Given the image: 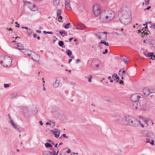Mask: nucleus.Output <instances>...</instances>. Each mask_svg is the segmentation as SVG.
<instances>
[{
  "label": "nucleus",
  "instance_id": "bf43d9fd",
  "mask_svg": "<svg viewBox=\"0 0 155 155\" xmlns=\"http://www.w3.org/2000/svg\"><path fill=\"white\" fill-rule=\"evenodd\" d=\"M33 36L35 38H36L37 37V35L35 33L34 34Z\"/></svg>",
  "mask_w": 155,
  "mask_h": 155
},
{
  "label": "nucleus",
  "instance_id": "423d86ee",
  "mask_svg": "<svg viewBox=\"0 0 155 155\" xmlns=\"http://www.w3.org/2000/svg\"><path fill=\"white\" fill-rule=\"evenodd\" d=\"M108 33L107 32H99L97 33H94V35L96 36L97 38L100 40L101 39L107 40V34Z\"/></svg>",
  "mask_w": 155,
  "mask_h": 155
},
{
  "label": "nucleus",
  "instance_id": "b1692460",
  "mask_svg": "<svg viewBox=\"0 0 155 155\" xmlns=\"http://www.w3.org/2000/svg\"><path fill=\"white\" fill-rule=\"evenodd\" d=\"M123 30V28H121V30L117 29L116 32L115 33L117 35H121L122 34Z\"/></svg>",
  "mask_w": 155,
  "mask_h": 155
},
{
  "label": "nucleus",
  "instance_id": "338daca9",
  "mask_svg": "<svg viewBox=\"0 0 155 155\" xmlns=\"http://www.w3.org/2000/svg\"><path fill=\"white\" fill-rule=\"evenodd\" d=\"M50 123L49 122H47L46 124V125H50Z\"/></svg>",
  "mask_w": 155,
  "mask_h": 155
},
{
  "label": "nucleus",
  "instance_id": "13d9d810",
  "mask_svg": "<svg viewBox=\"0 0 155 155\" xmlns=\"http://www.w3.org/2000/svg\"><path fill=\"white\" fill-rule=\"evenodd\" d=\"M73 39V38H71L69 39V42H71L72 40Z\"/></svg>",
  "mask_w": 155,
  "mask_h": 155
},
{
  "label": "nucleus",
  "instance_id": "f03ea898",
  "mask_svg": "<svg viewBox=\"0 0 155 155\" xmlns=\"http://www.w3.org/2000/svg\"><path fill=\"white\" fill-rule=\"evenodd\" d=\"M118 16L120 21L125 25L129 24L131 21V12L127 7L122 8L118 12Z\"/></svg>",
  "mask_w": 155,
  "mask_h": 155
},
{
  "label": "nucleus",
  "instance_id": "c03bdc74",
  "mask_svg": "<svg viewBox=\"0 0 155 155\" xmlns=\"http://www.w3.org/2000/svg\"><path fill=\"white\" fill-rule=\"evenodd\" d=\"M145 5H148L149 4L150 0H147V1H145Z\"/></svg>",
  "mask_w": 155,
  "mask_h": 155
},
{
  "label": "nucleus",
  "instance_id": "7ed1b4c3",
  "mask_svg": "<svg viewBox=\"0 0 155 155\" xmlns=\"http://www.w3.org/2000/svg\"><path fill=\"white\" fill-rule=\"evenodd\" d=\"M114 16L115 15L114 12L110 10H107L100 13L99 18L102 21L107 22L112 19Z\"/></svg>",
  "mask_w": 155,
  "mask_h": 155
},
{
  "label": "nucleus",
  "instance_id": "603ef678",
  "mask_svg": "<svg viewBox=\"0 0 155 155\" xmlns=\"http://www.w3.org/2000/svg\"><path fill=\"white\" fill-rule=\"evenodd\" d=\"M140 124L142 127H144V125L142 124L141 122L139 121V124Z\"/></svg>",
  "mask_w": 155,
  "mask_h": 155
},
{
  "label": "nucleus",
  "instance_id": "9d476101",
  "mask_svg": "<svg viewBox=\"0 0 155 155\" xmlns=\"http://www.w3.org/2000/svg\"><path fill=\"white\" fill-rule=\"evenodd\" d=\"M132 120L131 122V123L130 124V125L134 126L135 127H137L139 125V121H138L137 119L134 117H133Z\"/></svg>",
  "mask_w": 155,
  "mask_h": 155
},
{
  "label": "nucleus",
  "instance_id": "39448f33",
  "mask_svg": "<svg viewBox=\"0 0 155 155\" xmlns=\"http://www.w3.org/2000/svg\"><path fill=\"white\" fill-rule=\"evenodd\" d=\"M12 58L8 56L2 55L0 56V64L5 67L11 65Z\"/></svg>",
  "mask_w": 155,
  "mask_h": 155
},
{
  "label": "nucleus",
  "instance_id": "a878e982",
  "mask_svg": "<svg viewBox=\"0 0 155 155\" xmlns=\"http://www.w3.org/2000/svg\"><path fill=\"white\" fill-rule=\"evenodd\" d=\"M105 41V40H101L100 42V43L102 44H104V45H106V46H108L109 44H108V43L106 42Z\"/></svg>",
  "mask_w": 155,
  "mask_h": 155
},
{
  "label": "nucleus",
  "instance_id": "ea45409f",
  "mask_svg": "<svg viewBox=\"0 0 155 155\" xmlns=\"http://www.w3.org/2000/svg\"><path fill=\"white\" fill-rule=\"evenodd\" d=\"M43 33L45 34H50L51 35L53 34V33L51 31L49 32V31H44Z\"/></svg>",
  "mask_w": 155,
  "mask_h": 155
},
{
  "label": "nucleus",
  "instance_id": "e433bc0d",
  "mask_svg": "<svg viewBox=\"0 0 155 155\" xmlns=\"http://www.w3.org/2000/svg\"><path fill=\"white\" fill-rule=\"evenodd\" d=\"M15 129L17 130L18 131H19V126L18 125H17V124L16 125V126H15L14 127H13Z\"/></svg>",
  "mask_w": 155,
  "mask_h": 155
},
{
  "label": "nucleus",
  "instance_id": "393cba45",
  "mask_svg": "<svg viewBox=\"0 0 155 155\" xmlns=\"http://www.w3.org/2000/svg\"><path fill=\"white\" fill-rule=\"evenodd\" d=\"M121 60L124 61L126 64H127L128 63V62L127 61L126 57L123 56L121 58Z\"/></svg>",
  "mask_w": 155,
  "mask_h": 155
},
{
  "label": "nucleus",
  "instance_id": "6ab92c4d",
  "mask_svg": "<svg viewBox=\"0 0 155 155\" xmlns=\"http://www.w3.org/2000/svg\"><path fill=\"white\" fill-rule=\"evenodd\" d=\"M112 78H114V80L117 82H119V78L117 74H114L112 75Z\"/></svg>",
  "mask_w": 155,
  "mask_h": 155
},
{
  "label": "nucleus",
  "instance_id": "680f3d73",
  "mask_svg": "<svg viewBox=\"0 0 155 155\" xmlns=\"http://www.w3.org/2000/svg\"><path fill=\"white\" fill-rule=\"evenodd\" d=\"M47 142H50V143H51V142L52 141V140H50L49 139H48L47 140Z\"/></svg>",
  "mask_w": 155,
  "mask_h": 155
},
{
  "label": "nucleus",
  "instance_id": "f257e3e1",
  "mask_svg": "<svg viewBox=\"0 0 155 155\" xmlns=\"http://www.w3.org/2000/svg\"><path fill=\"white\" fill-rule=\"evenodd\" d=\"M131 99L133 102L132 107L134 109H141L147 105V100L144 97L140 96V94H134L132 95Z\"/></svg>",
  "mask_w": 155,
  "mask_h": 155
},
{
  "label": "nucleus",
  "instance_id": "8fccbe9b",
  "mask_svg": "<svg viewBox=\"0 0 155 155\" xmlns=\"http://www.w3.org/2000/svg\"><path fill=\"white\" fill-rule=\"evenodd\" d=\"M62 136H63V137H64L66 138H68V137L67 136H66V134H63V135H62Z\"/></svg>",
  "mask_w": 155,
  "mask_h": 155
},
{
  "label": "nucleus",
  "instance_id": "412c9836",
  "mask_svg": "<svg viewBox=\"0 0 155 155\" xmlns=\"http://www.w3.org/2000/svg\"><path fill=\"white\" fill-rule=\"evenodd\" d=\"M22 111L25 115H27L29 112L28 107H24L23 108Z\"/></svg>",
  "mask_w": 155,
  "mask_h": 155
},
{
  "label": "nucleus",
  "instance_id": "052dcab7",
  "mask_svg": "<svg viewBox=\"0 0 155 155\" xmlns=\"http://www.w3.org/2000/svg\"><path fill=\"white\" fill-rule=\"evenodd\" d=\"M152 27L153 29H155V25H152Z\"/></svg>",
  "mask_w": 155,
  "mask_h": 155
},
{
  "label": "nucleus",
  "instance_id": "1a4fd4ad",
  "mask_svg": "<svg viewBox=\"0 0 155 155\" xmlns=\"http://www.w3.org/2000/svg\"><path fill=\"white\" fill-rule=\"evenodd\" d=\"M93 11L94 15L96 16L98 15L100 13V6L97 4L94 5L93 7Z\"/></svg>",
  "mask_w": 155,
  "mask_h": 155
},
{
  "label": "nucleus",
  "instance_id": "7c9ffc66",
  "mask_svg": "<svg viewBox=\"0 0 155 155\" xmlns=\"http://www.w3.org/2000/svg\"><path fill=\"white\" fill-rule=\"evenodd\" d=\"M107 101L109 102L110 103H113L114 102V100L112 98H109L107 99Z\"/></svg>",
  "mask_w": 155,
  "mask_h": 155
},
{
  "label": "nucleus",
  "instance_id": "6e6552de",
  "mask_svg": "<svg viewBox=\"0 0 155 155\" xmlns=\"http://www.w3.org/2000/svg\"><path fill=\"white\" fill-rule=\"evenodd\" d=\"M24 3V5H28V8L30 10L33 12H35L37 10V8L36 6L33 4L31 3L30 2L25 1L24 2L23 1Z\"/></svg>",
  "mask_w": 155,
  "mask_h": 155
},
{
  "label": "nucleus",
  "instance_id": "37998d69",
  "mask_svg": "<svg viewBox=\"0 0 155 155\" xmlns=\"http://www.w3.org/2000/svg\"><path fill=\"white\" fill-rule=\"evenodd\" d=\"M92 76L90 75V78H88V81L89 82H91V81Z\"/></svg>",
  "mask_w": 155,
  "mask_h": 155
},
{
  "label": "nucleus",
  "instance_id": "a18cd8bd",
  "mask_svg": "<svg viewBox=\"0 0 155 155\" xmlns=\"http://www.w3.org/2000/svg\"><path fill=\"white\" fill-rule=\"evenodd\" d=\"M50 125L52 127H53L55 125V123L54 122H52L51 123H50Z\"/></svg>",
  "mask_w": 155,
  "mask_h": 155
},
{
  "label": "nucleus",
  "instance_id": "79ce46f5",
  "mask_svg": "<svg viewBox=\"0 0 155 155\" xmlns=\"http://www.w3.org/2000/svg\"><path fill=\"white\" fill-rule=\"evenodd\" d=\"M9 85L7 84H4V87L5 88H7L9 87Z\"/></svg>",
  "mask_w": 155,
  "mask_h": 155
},
{
  "label": "nucleus",
  "instance_id": "f3484780",
  "mask_svg": "<svg viewBox=\"0 0 155 155\" xmlns=\"http://www.w3.org/2000/svg\"><path fill=\"white\" fill-rule=\"evenodd\" d=\"M126 72L125 71H124L123 69H121L119 71V75L120 76H124L126 77Z\"/></svg>",
  "mask_w": 155,
  "mask_h": 155
},
{
  "label": "nucleus",
  "instance_id": "9b49d317",
  "mask_svg": "<svg viewBox=\"0 0 155 155\" xmlns=\"http://www.w3.org/2000/svg\"><path fill=\"white\" fill-rule=\"evenodd\" d=\"M53 134L54 135L55 137L56 138H58L60 135V130L57 129H54L53 130H52Z\"/></svg>",
  "mask_w": 155,
  "mask_h": 155
},
{
  "label": "nucleus",
  "instance_id": "de8ad7c7",
  "mask_svg": "<svg viewBox=\"0 0 155 155\" xmlns=\"http://www.w3.org/2000/svg\"><path fill=\"white\" fill-rule=\"evenodd\" d=\"M141 33H142V34H143V35H148V34H146V32L144 30H143V31H142V32H141Z\"/></svg>",
  "mask_w": 155,
  "mask_h": 155
},
{
  "label": "nucleus",
  "instance_id": "0e129e2a",
  "mask_svg": "<svg viewBox=\"0 0 155 155\" xmlns=\"http://www.w3.org/2000/svg\"><path fill=\"white\" fill-rule=\"evenodd\" d=\"M15 27H18V28H19V24H18L17 25H16L15 26Z\"/></svg>",
  "mask_w": 155,
  "mask_h": 155
},
{
  "label": "nucleus",
  "instance_id": "dca6fc26",
  "mask_svg": "<svg viewBox=\"0 0 155 155\" xmlns=\"http://www.w3.org/2000/svg\"><path fill=\"white\" fill-rule=\"evenodd\" d=\"M143 91L144 95L146 96H148L150 93L149 90L146 88H144Z\"/></svg>",
  "mask_w": 155,
  "mask_h": 155
},
{
  "label": "nucleus",
  "instance_id": "864d4df0",
  "mask_svg": "<svg viewBox=\"0 0 155 155\" xmlns=\"http://www.w3.org/2000/svg\"><path fill=\"white\" fill-rule=\"evenodd\" d=\"M8 118L10 120H12V119H11V117L10 115L9 114H8Z\"/></svg>",
  "mask_w": 155,
  "mask_h": 155
},
{
  "label": "nucleus",
  "instance_id": "5701e85b",
  "mask_svg": "<svg viewBox=\"0 0 155 155\" xmlns=\"http://www.w3.org/2000/svg\"><path fill=\"white\" fill-rule=\"evenodd\" d=\"M59 85V81L58 80H56L55 82L53 84V87L56 88L58 87Z\"/></svg>",
  "mask_w": 155,
  "mask_h": 155
},
{
  "label": "nucleus",
  "instance_id": "c85d7f7f",
  "mask_svg": "<svg viewBox=\"0 0 155 155\" xmlns=\"http://www.w3.org/2000/svg\"><path fill=\"white\" fill-rule=\"evenodd\" d=\"M45 145V147H52V146L51 145L50 143H46Z\"/></svg>",
  "mask_w": 155,
  "mask_h": 155
},
{
  "label": "nucleus",
  "instance_id": "ddd939ff",
  "mask_svg": "<svg viewBox=\"0 0 155 155\" xmlns=\"http://www.w3.org/2000/svg\"><path fill=\"white\" fill-rule=\"evenodd\" d=\"M55 151H45L43 152V155H55Z\"/></svg>",
  "mask_w": 155,
  "mask_h": 155
},
{
  "label": "nucleus",
  "instance_id": "09e8293b",
  "mask_svg": "<svg viewBox=\"0 0 155 155\" xmlns=\"http://www.w3.org/2000/svg\"><path fill=\"white\" fill-rule=\"evenodd\" d=\"M151 8V7L150 6H149L147 7V8H145L144 9V11H145L146 10H149L150 8Z\"/></svg>",
  "mask_w": 155,
  "mask_h": 155
},
{
  "label": "nucleus",
  "instance_id": "aec40b11",
  "mask_svg": "<svg viewBox=\"0 0 155 155\" xmlns=\"http://www.w3.org/2000/svg\"><path fill=\"white\" fill-rule=\"evenodd\" d=\"M147 57L150 58L151 59L154 60L155 59L154 57H155L154 53L153 52H151L147 54Z\"/></svg>",
  "mask_w": 155,
  "mask_h": 155
},
{
  "label": "nucleus",
  "instance_id": "e2e57ef3",
  "mask_svg": "<svg viewBox=\"0 0 155 155\" xmlns=\"http://www.w3.org/2000/svg\"><path fill=\"white\" fill-rule=\"evenodd\" d=\"M39 123L41 125H42L43 124V123L42 122V121H39Z\"/></svg>",
  "mask_w": 155,
  "mask_h": 155
},
{
  "label": "nucleus",
  "instance_id": "f8f14e48",
  "mask_svg": "<svg viewBox=\"0 0 155 155\" xmlns=\"http://www.w3.org/2000/svg\"><path fill=\"white\" fill-rule=\"evenodd\" d=\"M99 60L97 59L94 60L92 61L91 63V65L93 68H94L95 67L98 68L99 67V65L98 64H97L96 63L98 62Z\"/></svg>",
  "mask_w": 155,
  "mask_h": 155
},
{
  "label": "nucleus",
  "instance_id": "473e14b6",
  "mask_svg": "<svg viewBox=\"0 0 155 155\" xmlns=\"http://www.w3.org/2000/svg\"><path fill=\"white\" fill-rule=\"evenodd\" d=\"M64 44V42L62 41H60L58 42V45L60 47H62Z\"/></svg>",
  "mask_w": 155,
  "mask_h": 155
},
{
  "label": "nucleus",
  "instance_id": "6e6d98bb",
  "mask_svg": "<svg viewBox=\"0 0 155 155\" xmlns=\"http://www.w3.org/2000/svg\"><path fill=\"white\" fill-rule=\"evenodd\" d=\"M80 61V60L79 59H77L76 60V63H79V62Z\"/></svg>",
  "mask_w": 155,
  "mask_h": 155
},
{
  "label": "nucleus",
  "instance_id": "20e7f679",
  "mask_svg": "<svg viewBox=\"0 0 155 155\" xmlns=\"http://www.w3.org/2000/svg\"><path fill=\"white\" fill-rule=\"evenodd\" d=\"M22 47V46L21 47L20 45V51L25 55H28L30 58L35 61H37V58L39 57L38 54L34 52L31 51L30 50L24 49Z\"/></svg>",
  "mask_w": 155,
  "mask_h": 155
},
{
  "label": "nucleus",
  "instance_id": "0eeeda50",
  "mask_svg": "<svg viewBox=\"0 0 155 155\" xmlns=\"http://www.w3.org/2000/svg\"><path fill=\"white\" fill-rule=\"evenodd\" d=\"M133 117L131 116H127L124 117L122 119L121 123L124 125H130L131 123Z\"/></svg>",
  "mask_w": 155,
  "mask_h": 155
},
{
  "label": "nucleus",
  "instance_id": "c9c22d12",
  "mask_svg": "<svg viewBox=\"0 0 155 155\" xmlns=\"http://www.w3.org/2000/svg\"><path fill=\"white\" fill-rule=\"evenodd\" d=\"M70 24L71 23H67L64 26V28L66 29H68L69 28V26Z\"/></svg>",
  "mask_w": 155,
  "mask_h": 155
},
{
  "label": "nucleus",
  "instance_id": "c756f323",
  "mask_svg": "<svg viewBox=\"0 0 155 155\" xmlns=\"http://www.w3.org/2000/svg\"><path fill=\"white\" fill-rule=\"evenodd\" d=\"M9 123L10 124H12V125L13 126V127H14L15 126H16V125L17 124H15V123H14V122L13 121V120H10V121H9Z\"/></svg>",
  "mask_w": 155,
  "mask_h": 155
},
{
  "label": "nucleus",
  "instance_id": "2eb2a0df",
  "mask_svg": "<svg viewBox=\"0 0 155 155\" xmlns=\"http://www.w3.org/2000/svg\"><path fill=\"white\" fill-rule=\"evenodd\" d=\"M146 136L152 138H155V134L151 131L147 132L146 134Z\"/></svg>",
  "mask_w": 155,
  "mask_h": 155
},
{
  "label": "nucleus",
  "instance_id": "cd10ccee",
  "mask_svg": "<svg viewBox=\"0 0 155 155\" xmlns=\"http://www.w3.org/2000/svg\"><path fill=\"white\" fill-rule=\"evenodd\" d=\"M60 0H54L53 1V4L55 6H57L59 3Z\"/></svg>",
  "mask_w": 155,
  "mask_h": 155
},
{
  "label": "nucleus",
  "instance_id": "4468645a",
  "mask_svg": "<svg viewBox=\"0 0 155 155\" xmlns=\"http://www.w3.org/2000/svg\"><path fill=\"white\" fill-rule=\"evenodd\" d=\"M144 122L147 126L153 125L154 124L153 120L150 119H145L144 120Z\"/></svg>",
  "mask_w": 155,
  "mask_h": 155
},
{
  "label": "nucleus",
  "instance_id": "bb28decb",
  "mask_svg": "<svg viewBox=\"0 0 155 155\" xmlns=\"http://www.w3.org/2000/svg\"><path fill=\"white\" fill-rule=\"evenodd\" d=\"M59 33L62 36H64L63 35H67V32H65L64 30H62L59 31Z\"/></svg>",
  "mask_w": 155,
  "mask_h": 155
},
{
  "label": "nucleus",
  "instance_id": "2f4dec72",
  "mask_svg": "<svg viewBox=\"0 0 155 155\" xmlns=\"http://www.w3.org/2000/svg\"><path fill=\"white\" fill-rule=\"evenodd\" d=\"M65 7L68 10H71L72 9L70 4L65 6Z\"/></svg>",
  "mask_w": 155,
  "mask_h": 155
},
{
  "label": "nucleus",
  "instance_id": "f704fd0d",
  "mask_svg": "<svg viewBox=\"0 0 155 155\" xmlns=\"http://www.w3.org/2000/svg\"><path fill=\"white\" fill-rule=\"evenodd\" d=\"M27 32L28 35H30L32 33V31L30 29H28L27 30Z\"/></svg>",
  "mask_w": 155,
  "mask_h": 155
},
{
  "label": "nucleus",
  "instance_id": "a211bd4d",
  "mask_svg": "<svg viewBox=\"0 0 155 155\" xmlns=\"http://www.w3.org/2000/svg\"><path fill=\"white\" fill-rule=\"evenodd\" d=\"M85 28V26L82 24H79L77 27V28L80 30H82Z\"/></svg>",
  "mask_w": 155,
  "mask_h": 155
},
{
  "label": "nucleus",
  "instance_id": "69168bd1",
  "mask_svg": "<svg viewBox=\"0 0 155 155\" xmlns=\"http://www.w3.org/2000/svg\"><path fill=\"white\" fill-rule=\"evenodd\" d=\"M120 84H123V81H122L121 80L119 82Z\"/></svg>",
  "mask_w": 155,
  "mask_h": 155
},
{
  "label": "nucleus",
  "instance_id": "3c124183",
  "mask_svg": "<svg viewBox=\"0 0 155 155\" xmlns=\"http://www.w3.org/2000/svg\"><path fill=\"white\" fill-rule=\"evenodd\" d=\"M71 152V150L69 149H68V150L66 151V152L67 153H70Z\"/></svg>",
  "mask_w": 155,
  "mask_h": 155
},
{
  "label": "nucleus",
  "instance_id": "5fc2aeb1",
  "mask_svg": "<svg viewBox=\"0 0 155 155\" xmlns=\"http://www.w3.org/2000/svg\"><path fill=\"white\" fill-rule=\"evenodd\" d=\"M36 32L37 33H39V34L41 33V31L38 30H36Z\"/></svg>",
  "mask_w": 155,
  "mask_h": 155
},
{
  "label": "nucleus",
  "instance_id": "774afa93",
  "mask_svg": "<svg viewBox=\"0 0 155 155\" xmlns=\"http://www.w3.org/2000/svg\"><path fill=\"white\" fill-rule=\"evenodd\" d=\"M108 79L109 80H111V77L110 76L108 77Z\"/></svg>",
  "mask_w": 155,
  "mask_h": 155
},
{
  "label": "nucleus",
  "instance_id": "58836bf2",
  "mask_svg": "<svg viewBox=\"0 0 155 155\" xmlns=\"http://www.w3.org/2000/svg\"><path fill=\"white\" fill-rule=\"evenodd\" d=\"M17 95L16 93H14L12 94L11 95V97L12 98L14 97H15Z\"/></svg>",
  "mask_w": 155,
  "mask_h": 155
},
{
  "label": "nucleus",
  "instance_id": "72a5a7b5",
  "mask_svg": "<svg viewBox=\"0 0 155 155\" xmlns=\"http://www.w3.org/2000/svg\"><path fill=\"white\" fill-rule=\"evenodd\" d=\"M66 52L67 54L69 56H70L72 54V52L70 50L67 51Z\"/></svg>",
  "mask_w": 155,
  "mask_h": 155
},
{
  "label": "nucleus",
  "instance_id": "49530a36",
  "mask_svg": "<svg viewBox=\"0 0 155 155\" xmlns=\"http://www.w3.org/2000/svg\"><path fill=\"white\" fill-rule=\"evenodd\" d=\"M108 52V50L107 49H105L104 51L103 52V54H105Z\"/></svg>",
  "mask_w": 155,
  "mask_h": 155
},
{
  "label": "nucleus",
  "instance_id": "4be33fe9",
  "mask_svg": "<svg viewBox=\"0 0 155 155\" xmlns=\"http://www.w3.org/2000/svg\"><path fill=\"white\" fill-rule=\"evenodd\" d=\"M61 10H58L57 12V17L59 19H62V17L61 15Z\"/></svg>",
  "mask_w": 155,
  "mask_h": 155
},
{
  "label": "nucleus",
  "instance_id": "a19ab883",
  "mask_svg": "<svg viewBox=\"0 0 155 155\" xmlns=\"http://www.w3.org/2000/svg\"><path fill=\"white\" fill-rule=\"evenodd\" d=\"M146 143H150L151 145H154V140H152L151 142H150L149 141H147L146 142Z\"/></svg>",
  "mask_w": 155,
  "mask_h": 155
},
{
  "label": "nucleus",
  "instance_id": "4d7b16f0",
  "mask_svg": "<svg viewBox=\"0 0 155 155\" xmlns=\"http://www.w3.org/2000/svg\"><path fill=\"white\" fill-rule=\"evenodd\" d=\"M21 28L23 29L25 28V29H27V30L28 29V28L27 27H23V26H22V27Z\"/></svg>",
  "mask_w": 155,
  "mask_h": 155
},
{
  "label": "nucleus",
  "instance_id": "4c0bfd02",
  "mask_svg": "<svg viewBox=\"0 0 155 155\" xmlns=\"http://www.w3.org/2000/svg\"><path fill=\"white\" fill-rule=\"evenodd\" d=\"M70 0H65V5H68L70 4Z\"/></svg>",
  "mask_w": 155,
  "mask_h": 155
}]
</instances>
